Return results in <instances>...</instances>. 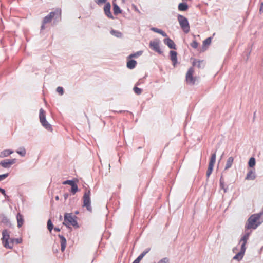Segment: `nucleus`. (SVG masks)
Returning a JSON list of instances; mask_svg holds the SVG:
<instances>
[{
    "label": "nucleus",
    "mask_w": 263,
    "mask_h": 263,
    "mask_svg": "<svg viewBox=\"0 0 263 263\" xmlns=\"http://www.w3.org/2000/svg\"><path fill=\"white\" fill-rule=\"evenodd\" d=\"M54 230L57 232H59V231H60V229H59V228H57V227H55L54 228Z\"/></svg>",
    "instance_id": "obj_49"
},
{
    "label": "nucleus",
    "mask_w": 263,
    "mask_h": 263,
    "mask_svg": "<svg viewBox=\"0 0 263 263\" xmlns=\"http://www.w3.org/2000/svg\"><path fill=\"white\" fill-rule=\"evenodd\" d=\"M263 3H261V6L260 7V11L261 12V11H263Z\"/></svg>",
    "instance_id": "obj_51"
},
{
    "label": "nucleus",
    "mask_w": 263,
    "mask_h": 263,
    "mask_svg": "<svg viewBox=\"0 0 263 263\" xmlns=\"http://www.w3.org/2000/svg\"><path fill=\"white\" fill-rule=\"evenodd\" d=\"M215 161H216V153H214L211 156V159H210V160L209 162V166H211L214 167Z\"/></svg>",
    "instance_id": "obj_25"
},
{
    "label": "nucleus",
    "mask_w": 263,
    "mask_h": 263,
    "mask_svg": "<svg viewBox=\"0 0 263 263\" xmlns=\"http://www.w3.org/2000/svg\"><path fill=\"white\" fill-rule=\"evenodd\" d=\"M55 199L56 200H58L59 199V196H57L55 197Z\"/></svg>",
    "instance_id": "obj_52"
},
{
    "label": "nucleus",
    "mask_w": 263,
    "mask_h": 263,
    "mask_svg": "<svg viewBox=\"0 0 263 263\" xmlns=\"http://www.w3.org/2000/svg\"><path fill=\"white\" fill-rule=\"evenodd\" d=\"M233 161H234V158L232 157H230L228 159L226 166H225V170L229 169L232 166V164L233 163Z\"/></svg>",
    "instance_id": "obj_22"
},
{
    "label": "nucleus",
    "mask_w": 263,
    "mask_h": 263,
    "mask_svg": "<svg viewBox=\"0 0 263 263\" xmlns=\"http://www.w3.org/2000/svg\"><path fill=\"white\" fill-rule=\"evenodd\" d=\"M57 92H58L60 95H62L64 93V89L62 87L59 86L56 89Z\"/></svg>",
    "instance_id": "obj_39"
},
{
    "label": "nucleus",
    "mask_w": 263,
    "mask_h": 263,
    "mask_svg": "<svg viewBox=\"0 0 263 263\" xmlns=\"http://www.w3.org/2000/svg\"><path fill=\"white\" fill-rule=\"evenodd\" d=\"M9 175L8 173L4 174L3 175H0V181L4 180L6 177H7Z\"/></svg>",
    "instance_id": "obj_44"
},
{
    "label": "nucleus",
    "mask_w": 263,
    "mask_h": 263,
    "mask_svg": "<svg viewBox=\"0 0 263 263\" xmlns=\"http://www.w3.org/2000/svg\"><path fill=\"white\" fill-rule=\"evenodd\" d=\"M16 218L17 221V226L18 227L20 228L23 224V217L20 213H18L16 215Z\"/></svg>",
    "instance_id": "obj_20"
},
{
    "label": "nucleus",
    "mask_w": 263,
    "mask_h": 263,
    "mask_svg": "<svg viewBox=\"0 0 263 263\" xmlns=\"http://www.w3.org/2000/svg\"><path fill=\"white\" fill-rule=\"evenodd\" d=\"M62 218V216L61 215L60 216V219H61Z\"/></svg>",
    "instance_id": "obj_56"
},
{
    "label": "nucleus",
    "mask_w": 263,
    "mask_h": 263,
    "mask_svg": "<svg viewBox=\"0 0 263 263\" xmlns=\"http://www.w3.org/2000/svg\"><path fill=\"white\" fill-rule=\"evenodd\" d=\"M151 30L155 32H157V33H158L161 34L163 36H165V37L167 36V34L164 31H163V30H162L160 29H158V28H155V27H152L151 29Z\"/></svg>",
    "instance_id": "obj_23"
},
{
    "label": "nucleus",
    "mask_w": 263,
    "mask_h": 263,
    "mask_svg": "<svg viewBox=\"0 0 263 263\" xmlns=\"http://www.w3.org/2000/svg\"><path fill=\"white\" fill-rule=\"evenodd\" d=\"M133 90L134 92L137 95H140L142 92V90L137 87H134Z\"/></svg>",
    "instance_id": "obj_37"
},
{
    "label": "nucleus",
    "mask_w": 263,
    "mask_h": 263,
    "mask_svg": "<svg viewBox=\"0 0 263 263\" xmlns=\"http://www.w3.org/2000/svg\"><path fill=\"white\" fill-rule=\"evenodd\" d=\"M255 163H256V162H255V158L254 157H251L249 159V161L248 162V165H249V167H253V166H255Z\"/></svg>",
    "instance_id": "obj_32"
},
{
    "label": "nucleus",
    "mask_w": 263,
    "mask_h": 263,
    "mask_svg": "<svg viewBox=\"0 0 263 263\" xmlns=\"http://www.w3.org/2000/svg\"><path fill=\"white\" fill-rule=\"evenodd\" d=\"M75 182L73 180H67L63 182V184H68L71 186Z\"/></svg>",
    "instance_id": "obj_41"
},
{
    "label": "nucleus",
    "mask_w": 263,
    "mask_h": 263,
    "mask_svg": "<svg viewBox=\"0 0 263 263\" xmlns=\"http://www.w3.org/2000/svg\"><path fill=\"white\" fill-rule=\"evenodd\" d=\"M142 53H143L142 51H137V52H136L135 53L131 54L130 55H129L128 56V58L132 59V58H137V57L140 56L141 55H142Z\"/></svg>",
    "instance_id": "obj_29"
},
{
    "label": "nucleus",
    "mask_w": 263,
    "mask_h": 263,
    "mask_svg": "<svg viewBox=\"0 0 263 263\" xmlns=\"http://www.w3.org/2000/svg\"><path fill=\"white\" fill-rule=\"evenodd\" d=\"M213 166H208V171L206 172V176L207 177H209L210 175L211 174L212 171H213Z\"/></svg>",
    "instance_id": "obj_38"
},
{
    "label": "nucleus",
    "mask_w": 263,
    "mask_h": 263,
    "mask_svg": "<svg viewBox=\"0 0 263 263\" xmlns=\"http://www.w3.org/2000/svg\"><path fill=\"white\" fill-rule=\"evenodd\" d=\"M110 34L112 35H114V36L117 37H121L122 36V34L121 32H120L118 31L114 30V29H112L110 31Z\"/></svg>",
    "instance_id": "obj_28"
},
{
    "label": "nucleus",
    "mask_w": 263,
    "mask_h": 263,
    "mask_svg": "<svg viewBox=\"0 0 263 263\" xmlns=\"http://www.w3.org/2000/svg\"><path fill=\"white\" fill-rule=\"evenodd\" d=\"M112 5H113V11H114V14L117 15L121 13L122 11L120 9V7L118 6V5L115 2H113Z\"/></svg>",
    "instance_id": "obj_21"
},
{
    "label": "nucleus",
    "mask_w": 263,
    "mask_h": 263,
    "mask_svg": "<svg viewBox=\"0 0 263 263\" xmlns=\"http://www.w3.org/2000/svg\"><path fill=\"white\" fill-rule=\"evenodd\" d=\"M71 186V192L73 195H74L78 190V185L76 183H74Z\"/></svg>",
    "instance_id": "obj_31"
},
{
    "label": "nucleus",
    "mask_w": 263,
    "mask_h": 263,
    "mask_svg": "<svg viewBox=\"0 0 263 263\" xmlns=\"http://www.w3.org/2000/svg\"><path fill=\"white\" fill-rule=\"evenodd\" d=\"M3 222H8V219L6 218H4L3 219Z\"/></svg>",
    "instance_id": "obj_50"
},
{
    "label": "nucleus",
    "mask_w": 263,
    "mask_h": 263,
    "mask_svg": "<svg viewBox=\"0 0 263 263\" xmlns=\"http://www.w3.org/2000/svg\"><path fill=\"white\" fill-rule=\"evenodd\" d=\"M220 187L221 189L224 191V193L227 192V187H225L224 179L222 178V177L220 179Z\"/></svg>",
    "instance_id": "obj_27"
},
{
    "label": "nucleus",
    "mask_w": 263,
    "mask_h": 263,
    "mask_svg": "<svg viewBox=\"0 0 263 263\" xmlns=\"http://www.w3.org/2000/svg\"><path fill=\"white\" fill-rule=\"evenodd\" d=\"M198 43L196 40L193 41L192 43H191V46L194 49H196L198 47Z\"/></svg>",
    "instance_id": "obj_40"
},
{
    "label": "nucleus",
    "mask_w": 263,
    "mask_h": 263,
    "mask_svg": "<svg viewBox=\"0 0 263 263\" xmlns=\"http://www.w3.org/2000/svg\"><path fill=\"white\" fill-rule=\"evenodd\" d=\"M2 241L4 246L8 249H12V245H10L9 239H10L9 232L7 230H4L2 232Z\"/></svg>",
    "instance_id": "obj_8"
},
{
    "label": "nucleus",
    "mask_w": 263,
    "mask_h": 263,
    "mask_svg": "<svg viewBox=\"0 0 263 263\" xmlns=\"http://www.w3.org/2000/svg\"><path fill=\"white\" fill-rule=\"evenodd\" d=\"M90 195L91 192L90 190H86L83 197V206L84 207H86L87 210L89 211H92V208L91 206V201H90Z\"/></svg>",
    "instance_id": "obj_4"
},
{
    "label": "nucleus",
    "mask_w": 263,
    "mask_h": 263,
    "mask_svg": "<svg viewBox=\"0 0 263 263\" xmlns=\"http://www.w3.org/2000/svg\"><path fill=\"white\" fill-rule=\"evenodd\" d=\"M246 248L243 247V245H241V249L239 252L237 253L234 257L233 259L237 260L238 261L241 260L243 257L246 251Z\"/></svg>",
    "instance_id": "obj_11"
},
{
    "label": "nucleus",
    "mask_w": 263,
    "mask_h": 263,
    "mask_svg": "<svg viewBox=\"0 0 263 263\" xmlns=\"http://www.w3.org/2000/svg\"><path fill=\"white\" fill-rule=\"evenodd\" d=\"M16 162V159H5L0 162V165L4 168H9Z\"/></svg>",
    "instance_id": "obj_10"
},
{
    "label": "nucleus",
    "mask_w": 263,
    "mask_h": 263,
    "mask_svg": "<svg viewBox=\"0 0 263 263\" xmlns=\"http://www.w3.org/2000/svg\"><path fill=\"white\" fill-rule=\"evenodd\" d=\"M178 9L180 11H186L189 9V6L186 3H181L178 5Z\"/></svg>",
    "instance_id": "obj_18"
},
{
    "label": "nucleus",
    "mask_w": 263,
    "mask_h": 263,
    "mask_svg": "<svg viewBox=\"0 0 263 263\" xmlns=\"http://www.w3.org/2000/svg\"><path fill=\"white\" fill-rule=\"evenodd\" d=\"M149 248L146 249L138 257V258H140L139 259L141 260L144 256L149 251Z\"/></svg>",
    "instance_id": "obj_34"
},
{
    "label": "nucleus",
    "mask_w": 263,
    "mask_h": 263,
    "mask_svg": "<svg viewBox=\"0 0 263 263\" xmlns=\"http://www.w3.org/2000/svg\"><path fill=\"white\" fill-rule=\"evenodd\" d=\"M22 242L21 239L18 238H12L10 239V245H12V247L13 246V243L15 242L16 244L21 243Z\"/></svg>",
    "instance_id": "obj_30"
},
{
    "label": "nucleus",
    "mask_w": 263,
    "mask_h": 263,
    "mask_svg": "<svg viewBox=\"0 0 263 263\" xmlns=\"http://www.w3.org/2000/svg\"><path fill=\"white\" fill-rule=\"evenodd\" d=\"M164 43L170 49H176V45L174 41L169 37L163 40Z\"/></svg>",
    "instance_id": "obj_13"
},
{
    "label": "nucleus",
    "mask_w": 263,
    "mask_h": 263,
    "mask_svg": "<svg viewBox=\"0 0 263 263\" xmlns=\"http://www.w3.org/2000/svg\"><path fill=\"white\" fill-rule=\"evenodd\" d=\"M13 151L10 149H6L1 152V157H7L12 154Z\"/></svg>",
    "instance_id": "obj_24"
},
{
    "label": "nucleus",
    "mask_w": 263,
    "mask_h": 263,
    "mask_svg": "<svg viewBox=\"0 0 263 263\" xmlns=\"http://www.w3.org/2000/svg\"><path fill=\"white\" fill-rule=\"evenodd\" d=\"M177 20L181 29L185 33H187L190 31V25L188 20L184 16L178 14Z\"/></svg>",
    "instance_id": "obj_3"
},
{
    "label": "nucleus",
    "mask_w": 263,
    "mask_h": 263,
    "mask_svg": "<svg viewBox=\"0 0 263 263\" xmlns=\"http://www.w3.org/2000/svg\"><path fill=\"white\" fill-rule=\"evenodd\" d=\"M250 234V233L249 232L246 233V234L242 237L240 240V243L242 242L241 245H243V247H246L245 246L247 240L249 239Z\"/></svg>",
    "instance_id": "obj_17"
},
{
    "label": "nucleus",
    "mask_w": 263,
    "mask_h": 263,
    "mask_svg": "<svg viewBox=\"0 0 263 263\" xmlns=\"http://www.w3.org/2000/svg\"><path fill=\"white\" fill-rule=\"evenodd\" d=\"M262 214V213H260L259 214L252 215L247 220V223L245 226L246 229H256L260 224L259 222H257V220Z\"/></svg>",
    "instance_id": "obj_1"
},
{
    "label": "nucleus",
    "mask_w": 263,
    "mask_h": 263,
    "mask_svg": "<svg viewBox=\"0 0 263 263\" xmlns=\"http://www.w3.org/2000/svg\"><path fill=\"white\" fill-rule=\"evenodd\" d=\"M68 196H69V194L68 193H65L64 194V197L65 200L67 199Z\"/></svg>",
    "instance_id": "obj_48"
},
{
    "label": "nucleus",
    "mask_w": 263,
    "mask_h": 263,
    "mask_svg": "<svg viewBox=\"0 0 263 263\" xmlns=\"http://www.w3.org/2000/svg\"><path fill=\"white\" fill-rule=\"evenodd\" d=\"M170 59L173 63V65H175L177 62V53L176 51L171 50L170 52Z\"/></svg>",
    "instance_id": "obj_16"
},
{
    "label": "nucleus",
    "mask_w": 263,
    "mask_h": 263,
    "mask_svg": "<svg viewBox=\"0 0 263 263\" xmlns=\"http://www.w3.org/2000/svg\"><path fill=\"white\" fill-rule=\"evenodd\" d=\"M160 41L156 39L153 41H151L149 42V47L150 48L154 51L155 52H157L159 54H162L163 53V51L161 50L160 47Z\"/></svg>",
    "instance_id": "obj_7"
},
{
    "label": "nucleus",
    "mask_w": 263,
    "mask_h": 263,
    "mask_svg": "<svg viewBox=\"0 0 263 263\" xmlns=\"http://www.w3.org/2000/svg\"><path fill=\"white\" fill-rule=\"evenodd\" d=\"M194 68L190 67L186 74V81L189 84L194 85L195 83V78L193 77Z\"/></svg>",
    "instance_id": "obj_9"
},
{
    "label": "nucleus",
    "mask_w": 263,
    "mask_h": 263,
    "mask_svg": "<svg viewBox=\"0 0 263 263\" xmlns=\"http://www.w3.org/2000/svg\"><path fill=\"white\" fill-rule=\"evenodd\" d=\"M110 4L109 2L107 3L104 7V11L105 15L109 18L113 19L114 17L110 12Z\"/></svg>",
    "instance_id": "obj_12"
},
{
    "label": "nucleus",
    "mask_w": 263,
    "mask_h": 263,
    "mask_svg": "<svg viewBox=\"0 0 263 263\" xmlns=\"http://www.w3.org/2000/svg\"><path fill=\"white\" fill-rule=\"evenodd\" d=\"M255 177L254 171L253 170H250L247 173L245 179L248 180H253L255 179Z\"/></svg>",
    "instance_id": "obj_15"
},
{
    "label": "nucleus",
    "mask_w": 263,
    "mask_h": 263,
    "mask_svg": "<svg viewBox=\"0 0 263 263\" xmlns=\"http://www.w3.org/2000/svg\"><path fill=\"white\" fill-rule=\"evenodd\" d=\"M212 38L211 37H209L207 39H206L203 42V46H207L211 44V43Z\"/></svg>",
    "instance_id": "obj_36"
},
{
    "label": "nucleus",
    "mask_w": 263,
    "mask_h": 263,
    "mask_svg": "<svg viewBox=\"0 0 263 263\" xmlns=\"http://www.w3.org/2000/svg\"><path fill=\"white\" fill-rule=\"evenodd\" d=\"M140 258H137L134 261L133 263H139L140 261H141L140 259Z\"/></svg>",
    "instance_id": "obj_47"
},
{
    "label": "nucleus",
    "mask_w": 263,
    "mask_h": 263,
    "mask_svg": "<svg viewBox=\"0 0 263 263\" xmlns=\"http://www.w3.org/2000/svg\"><path fill=\"white\" fill-rule=\"evenodd\" d=\"M79 213V212L78 211L75 212V214H78Z\"/></svg>",
    "instance_id": "obj_55"
},
{
    "label": "nucleus",
    "mask_w": 263,
    "mask_h": 263,
    "mask_svg": "<svg viewBox=\"0 0 263 263\" xmlns=\"http://www.w3.org/2000/svg\"><path fill=\"white\" fill-rule=\"evenodd\" d=\"M76 216H74V217H72L71 214L65 213L64 215V222H63V224L67 226V224H70L74 227H78V224L76 219Z\"/></svg>",
    "instance_id": "obj_6"
},
{
    "label": "nucleus",
    "mask_w": 263,
    "mask_h": 263,
    "mask_svg": "<svg viewBox=\"0 0 263 263\" xmlns=\"http://www.w3.org/2000/svg\"><path fill=\"white\" fill-rule=\"evenodd\" d=\"M39 118L41 123L44 128L49 131L52 130L51 125L47 121L45 111L43 108H41L40 110Z\"/></svg>",
    "instance_id": "obj_5"
},
{
    "label": "nucleus",
    "mask_w": 263,
    "mask_h": 263,
    "mask_svg": "<svg viewBox=\"0 0 263 263\" xmlns=\"http://www.w3.org/2000/svg\"><path fill=\"white\" fill-rule=\"evenodd\" d=\"M61 10L60 9H57L54 11L51 12L48 15L45 17L43 19L42 25L41 27V30H43L45 29V24L49 23L51 21L52 19L56 15L55 19L60 17L61 15Z\"/></svg>",
    "instance_id": "obj_2"
},
{
    "label": "nucleus",
    "mask_w": 263,
    "mask_h": 263,
    "mask_svg": "<svg viewBox=\"0 0 263 263\" xmlns=\"http://www.w3.org/2000/svg\"><path fill=\"white\" fill-rule=\"evenodd\" d=\"M236 250H237V248H233V251L234 252H235V251Z\"/></svg>",
    "instance_id": "obj_54"
},
{
    "label": "nucleus",
    "mask_w": 263,
    "mask_h": 263,
    "mask_svg": "<svg viewBox=\"0 0 263 263\" xmlns=\"http://www.w3.org/2000/svg\"><path fill=\"white\" fill-rule=\"evenodd\" d=\"M124 111H123V110H120V111H116V112H119V113H121V112H124Z\"/></svg>",
    "instance_id": "obj_53"
},
{
    "label": "nucleus",
    "mask_w": 263,
    "mask_h": 263,
    "mask_svg": "<svg viewBox=\"0 0 263 263\" xmlns=\"http://www.w3.org/2000/svg\"><path fill=\"white\" fill-rule=\"evenodd\" d=\"M107 0H95V2L98 4H102L105 3Z\"/></svg>",
    "instance_id": "obj_45"
},
{
    "label": "nucleus",
    "mask_w": 263,
    "mask_h": 263,
    "mask_svg": "<svg viewBox=\"0 0 263 263\" xmlns=\"http://www.w3.org/2000/svg\"><path fill=\"white\" fill-rule=\"evenodd\" d=\"M0 192L5 196V198L7 200H8L9 196L6 195L5 190L4 189L0 187Z\"/></svg>",
    "instance_id": "obj_42"
},
{
    "label": "nucleus",
    "mask_w": 263,
    "mask_h": 263,
    "mask_svg": "<svg viewBox=\"0 0 263 263\" xmlns=\"http://www.w3.org/2000/svg\"><path fill=\"white\" fill-rule=\"evenodd\" d=\"M16 152L22 157L25 156L26 154V149L24 147H20L16 151Z\"/></svg>",
    "instance_id": "obj_26"
},
{
    "label": "nucleus",
    "mask_w": 263,
    "mask_h": 263,
    "mask_svg": "<svg viewBox=\"0 0 263 263\" xmlns=\"http://www.w3.org/2000/svg\"><path fill=\"white\" fill-rule=\"evenodd\" d=\"M203 63V61H195L193 62V66H197L198 68H201L202 66V64Z\"/></svg>",
    "instance_id": "obj_33"
},
{
    "label": "nucleus",
    "mask_w": 263,
    "mask_h": 263,
    "mask_svg": "<svg viewBox=\"0 0 263 263\" xmlns=\"http://www.w3.org/2000/svg\"><path fill=\"white\" fill-rule=\"evenodd\" d=\"M136 64L137 62L135 60L130 59L127 62V67L130 69H133L136 67Z\"/></svg>",
    "instance_id": "obj_19"
},
{
    "label": "nucleus",
    "mask_w": 263,
    "mask_h": 263,
    "mask_svg": "<svg viewBox=\"0 0 263 263\" xmlns=\"http://www.w3.org/2000/svg\"><path fill=\"white\" fill-rule=\"evenodd\" d=\"M47 228L50 231H51L53 228V225L50 219H49L47 221Z\"/></svg>",
    "instance_id": "obj_35"
},
{
    "label": "nucleus",
    "mask_w": 263,
    "mask_h": 263,
    "mask_svg": "<svg viewBox=\"0 0 263 263\" xmlns=\"http://www.w3.org/2000/svg\"><path fill=\"white\" fill-rule=\"evenodd\" d=\"M158 263H170L169 259L167 257H165L161 259Z\"/></svg>",
    "instance_id": "obj_43"
},
{
    "label": "nucleus",
    "mask_w": 263,
    "mask_h": 263,
    "mask_svg": "<svg viewBox=\"0 0 263 263\" xmlns=\"http://www.w3.org/2000/svg\"><path fill=\"white\" fill-rule=\"evenodd\" d=\"M58 237L60 239L61 251L62 252H63L65 250V248L66 247V239L63 235L60 234L58 235Z\"/></svg>",
    "instance_id": "obj_14"
},
{
    "label": "nucleus",
    "mask_w": 263,
    "mask_h": 263,
    "mask_svg": "<svg viewBox=\"0 0 263 263\" xmlns=\"http://www.w3.org/2000/svg\"><path fill=\"white\" fill-rule=\"evenodd\" d=\"M132 8L135 11L137 12L138 13H140V11L138 9L137 7L134 4L132 5Z\"/></svg>",
    "instance_id": "obj_46"
}]
</instances>
